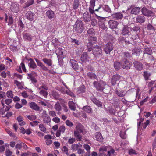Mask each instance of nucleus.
Wrapping results in <instances>:
<instances>
[{
	"label": "nucleus",
	"instance_id": "obj_44",
	"mask_svg": "<svg viewBox=\"0 0 156 156\" xmlns=\"http://www.w3.org/2000/svg\"><path fill=\"white\" fill-rule=\"evenodd\" d=\"M37 88L39 90H43V89H44L45 90H47L48 89L47 86L44 83H43L42 85L39 87H37Z\"/></svg>",
	"mask_w": 156,
	"mask_h": 156
},
{
	"label": "nucleus",
	"instance_id": "obj_31",
	"mask_svg": "<svg viewBox=\"0 0 156 156\" xmlns=\"http://www.w3.org/2000/svg\"><path fill=\"white\" fill-rule=\"evenodd\" d=\"M17 120L19 122V124L21 126L24 125L25 124V122L23 120V117L19 116L17 118Z\"/></svg>",
	"mask_w": 156,
	"mask_h": 156
},
{
	"label": "nucleus",
	"instance_id": "obj_27",
	"mask_svg": "<svg viewBox=\"0 0 156 156\" xmlns=\"http://www.w3.org/2000/svg\"><path fill=\"white\" fill-rule=\"evenodd\" d=\"M91 100L98 107H102V103L95 98H92Z\"/></svg>",
	"mask_w": 156,
	"mask_h": 156
},
{
	"label": "nucleus",
	"instance_id": "obj_34",
	"mask_svg": "<svg viewBox=\"0 0 156 156\" xmlns=\"http://www.w3.org/2000/svg\"><path fill=\"white\" fill-rule=\"evenodd\" d=\"M115 92L117 95L120 97H123L125 95L126 92L125 91L122 92L119 90L116 89L115 90Z\"/></svg>",
	"mask_w": 156,
	"mask_h": 156
},
{
	"label": "nucleus",
	"instance_id": "obj_47",
	"mask_svg": "<svg viewBox=\"0 0 156 156\" xmlns=\"http://www.w3.org/2000/svg\"><path fill=\"white\" fill-rule=\"evenodd\" d=\"M130 30L131 31H138L140 27L138 26H135L134 25H133V26H131L130 27Z\"/></svg>",
	"mask_w": 156,
	"mask_h": 156
},
{
	"label": "nucleus",
	"instance_id": "obj_23",
	"mask_svg": "<svg viewBox=\"0 0 156 156\" xmlns=\"http://www.w3.org/2000/svg\"><path fill=\"white\" fill-rule=\"evenodd\" d=\"M27 60L28 61H30V62L28 63V66L29 67L35 69L37 67L36 63L31 58L27 59Z\"/></svg>",
	"mask_w": 156,
	"mask_h": 156
},
{
	"label": "nucleus",
	"instance_id": "obj_51",
	"mask_svg": "<svg viewBox=\"0 0 156 156\" xmlns=\"http://www.w3.org/2000/svg\"><path fill=\"white\" fill-rule=\"evenodd\" d=\"M93 43L92 42H90L89 41V42L87 43V47L88 49V51L90 52L92 50V46L93 45Z\"/></svg>",
	"mask_w": 156,
	"mask_h": 156
},
{
	"label": "nucleus",
	"instance_id": "obj_36",
	"mask_svg": "<svg viewBox=\"0 0 156 156\" xmlns=\"http://www.w3.org/2000/svg\"><path fill=\"white\" fill-rule=\"evenodd\" d=\"M46 14L48 17L49 19H51L54 16V13L53 11L51 10H48L46 12Z\"/></svg>",
	"mask_w": 156,
	"mask_h": 156
},
{
	"label": "nucleus",
	"instance_id": "obj_13",
	"mask_svg": "<svg viewBox=\"0 0 156 156\" xmlns=\"http://www.w3.org/2000/svg\"><path fill=\"white\" fill-rule=\"evenodd\" d=\"M83 17L85 22H88L91 20V15L86 11L83 13Z\"/></svg>",
	"mask_w": 156,
	"mask_h": 156
},
{
	"label": "nucleus",
	"instance_id": "obj_30",
	"mask_svg": "<svg viewBox=\"0 0 156 156\" xmlns=\"http://www.w3.org/2000/svg\"><path fill=\"white\" fill-rule=\"evenodd\" d=\"M5 20L8 23L9 25H11L13 23V20L12 17L11 16H9L8 19V16L6 14H5Z\"/></svg>",
	"mask_w": 156,
	"mask_h": 156
},
{
	"label": "nucleus",
	"instance_id": "obj_48",
	"mask_svg": "<svg viewBox=\"0 0 156 156\" xmlns=\"http://www.w3.org/2000/svg\"><path fill=\"white\" fill-rule=\"evenodd\" d=\"M39 128L40 130L44 133H46V129L44 125L42 124L39 125Z\"/></svg>",
	"mask_w": 156,
	"mask_h": 156
},
{
	"label": "nucleus",
	"instance_id": "obj_57",
	"mask_svg": "<svg viewBox=\"0 0 156 156\" xmlns=\"http://www.w3.org/2000/svg\"><path fill=\"white\" fill-rule=\"evenodd\" d=\"M147 28L148 30L154 32V30L153 26L150 24H148L147 25Z\"/></svg>",
	"mask_w": 156,
	"mask_h": 156
},
{
	"label": "nucleus",
	"instance_id": "obj_26",
	"mask_svg": "<svg viewBox=\"0 0 156 156\" xmlns=\"http://www.w3.org/2000/svg\"><path fill=\"white\" fill-rule=\"evenodd\" d=\"M140 11V9L138 7H134L131 10V13L135 15L138 14Z\"/></svg>",
	"mask_w": 156,
	"mask_h": 156
},
{
	"label": "nucleus",
	"instance_id": "obj_46",
	"mask_svg": "<svg viewBox=\"0 0 156 156\" xmlns=\"http://www.w3.org/2000/svg\"><path fill=\"white\" fill-rule=\"evenodd\" d=\"M88 40L89 41L92 42L93 44L96 41L97 38L96 37H92V36H91L89 37Z\"/></svg>",
	"mask_w": 156,
	"mask_h": 156
},
{
	"label": "nucleus",
	"instance_id": "obj_6",
	"mask_svg": "<svg viewBox=\"0 0 156 156\" xmlns=\"http://www.w3.org/2000/svg\"><path fill=\"white\" fill-rule=\"evenodd\" d=\"M93 55L95 56L102 54V50L100 47L96 45L93 47L92 49Z\"/></svg>",
	"mask_w": 156,
	"mask_h": 156
},
{
	"label": "nucleus",
	"instance_id": "obj_42",
	"mask_svg": "<svg viewBox=\"0 0 156 156\" xmlns=\"http://www.w3.org/2000/svg\"><path fill=\"white\" fill-rule=\"evenodd\" d=\"M39 94L43 96L45 98H46L48 94V92L45 90H40Z\"/></svg>",
	"mask_w": 156,
	"mask_h": 156
},
{
	"label": "nucleus",
	"instance_id": "obj_39",
	"mask_svg": "<svg viewBox=\"0 0 156 156\" xmlns=\"http://www.w3.org/2000/svg\"><path fill=\"white\" fill-rule=\"evenodd\" d=\"M121 66V65L119 62H116L114 63V67L117 70L119 69Z\"/></svg>",
	"mask_w": 156,
	"mask_h": 156
},
{
	"label": "nucleus",
	"instance_id": "obj_20",
	"mask_svg": "<svg viewBox=\"0 0 156 156\" xmlns=\"http://www.w3.org/2000/svg\"><path fill=\"white\" fill-rule=\"evenodd\" d=\"M112 16L113 19L116 20L121 19L123 17L122 14L120 12L114 13Z\"/></svg>",
	"mask_w": 156,
	"mask_h": 156
},
{
	"label": "nucleus",
	"instance_id": "obj_28",
	"mask_svg": "<svg viewBox=\"0 0 156 156\" xmlns=\"http://www.w3.org/2000/svg\"><path fill=\"white\" fill-rule=\"evenodd\" d=\"M95 137L96 140L99 141H101L103 139L102 136L99 132H97L95 133Z\"/></svg>",
	"mask_w": 156,
	"mask_h": 156
},
{
	"label": "nucleus",
	"instance_id": "obj_58",
	"mask_svg": "<svg viewBox=\"0 0 156 156\" xmlns=\"http://www.w3.org/2000/svg\"><path fill=\"white\" fill-rule=\"evenodd\" d=\"M27 117L31 121L34 120L36 118V116L34 115H27Z\"/></svg>",
	"mask_w": 156,
	"mask_h": 156
},
{
	"label": "nucleus",
	"instance_id": "obj_17",
	"mask_svg": "<svg viewBox=\"0 0 156 156\" xmlns=\"http://www.w3.org/2000/svg\"><path fill=\"white\" fill-rule=\"evenodd\" d=\"M122 32L121 34L122 35H129V27L126 25H124L122 29L121 30Z\"/></svg>",
	"mask_w": 156,
	"mask_h": 156
},
{
	"label": "nucleus",
	"instance_id": "obj_50",
	"mask_svg": "<svg viewBox=\"0 0 156 156\" xmlns=\"http://www.w3.org/2000/svg\"><path fill=\"white\" fill-rule=\"evenodd\" d=\"M56 53L57 55H62L63 54L62 49L61 48H59L56 50Z\"/></svg>",
	"mask_w": 156,
	"mask_h": 156
},
{
	"label": "nucleus",
	"instance_id": "obj_61",
	"mask_svg": "<svg viewBox=\"0 0 156 156\" xmlns=\"http://www.w3.org/2000/svg\"><path fill=\"white\" fill-rule=\"evenodd\" d=\"M149 120H147L146 122L142 125V128L143 129H145L147 126L149 124Z\"/></svg>",
	"mask_w": 156,
	"mask_h": 156
},
{
	"label": "nucleus",
	"instance_id": "obj_3",
	"mask_svg": "<svg viewBox=\"0 0 156 156\" xmlns=\"http://www.w3.org/2000/svg\"><path fill=\"white\" fill-rule=\"evenodd\" d=\"M83 126L80 124H77L76 127V130L74 132V135L78 141L81 140L82 136L80 133L83 132Z\"/></svg>",
	"mask_w": 156,
	"mask_h": 156
},
{
	"label": "nucleus",
	"instance_id": "obj_60",
	"mask_svg": "<svg viewBox=\"0 0 156 156\" xmlns=\"http://www.w3.org/2000/svg\"><path fill=\"white\" fill-rule=\"evenodd\" d=\"M85 88L84 86H82L80 87H79V93H83L85 91Z\"/></svg>",
	"mask_w": 156,
	"mask_h": 156
},
{
	"label": "nucleus",
	"instance_id": "obj_16",
	"mask_svg": "<svg viewBox=\"0 0 156 156\" xmlns=\"http://www.w3.org/2000/svg\"><path fill=\"white\" fill-rule=\"evenodd\" d=\"M109 27L112 29L116 28L118 25V22L115 21L111 20L108 22Z\"/></svg>",
	"mask_w": 156,
	"mask_h": 156
},
{
	"label": "nucleus",
	"instance_id": "obj_64",
	"mask_svg": "<svg viewBox=\"0 0 156 156\" xmlns=\"http://www.w3.org/2000/svg\"><path fill=\"white\" fill-rule=\"evenodd\" d=\"M5 153L6 156H11L12 154V152L9 149H6Z\"/></svg>",
	"mask_w": 156,
	"mask_h": 156
},
{
	"label": "nucleus",
	"instance_id": "obj_2",
	"mask_svg": "<svg viewBox=\"0 0 156 156\" xmlns=\"http://www.w3.org/2000/svg\"><path fill=\"white\" fill-rule=\"evenodd\" d=\"M84 29V24L81 20H77L73 26V30L78 33H81Z\"/></svg>",
	"mask_w": 156,
	"mask_h": 156
},
{
	"label": "nucleus",
	"instance_id": "obj_62",
	"mask_svg": "<svg viewBox=\"0 0 156 156\" xmlns=\"http://www.w3.org/2000/svg\"><path fill=\"white\" fill-rule=\"evenodd\" d=\"M48 113L50 116L52 117H55L56 116V112L54 111H50Z\"/></svg>",
	"mask_w": 156,
	"mask_h": 156
},
{
	"label": "nucleus",
	"instance_id": "obj_41",
	"mask_svg": "<svg viewBox=\"0 0 156 156\" xmlns=\"http://www.w3.org/2000/svg\"><path fill=\"white\" fill-rule=\"evenodd\" d=\"M151 73L150 72L145 71L144 73L143 76L146 80H147L151 76Z\"/></svg>",
	"mask_w": 156,
	"mask_h": 156
},
{
	"label": "nucleus",
	"instance_id": "obj_40",
	"mask_svg": "<svg viewBox=\"0 0 156 156\" xmlns=\"http://www.w3.org/2000/svg\"><path fill=\"white\" fill-rule=\"evenodd\" d=\"M82 145L80 144H73L71 146L72 149L74 150H78L80 148V147Z\"/></svg>",
	"mask_w": 156,
	"mask_h": 156
},
{
	"label": "nucleus",
	"instance_id": "obj_35",
	"mask_svg": "<svg viewBox=\"0 0 156 156\" xmlns=\"http://www.w3.org/2000/svg\"><path fill=\"white\" fill-rule=\"evenodd\" d=\"M21 69L24 72H26V69L25 68V65L24 63L23 62H22L20 64L19 69H18V71L19 72H22V71Z\"/></svg>",
	"mask_w": 156,
	"mask_h": 156
},
{
	"label": "nucleus",
	"instance_id": "obj_29",
	"mask_svg": "<svg viewBox=\"0 0 156 156\" xmlns=\"http://www.w3.org/2000/svg\"><path fill=\"white\" fill-rule=\"evenodd\" d=\"M42 61L45 64L49 66H51L52 64V61L51 59L44 58L42 59Z\"/></svg>",
	"mask_w": 156,
	"mask_h": 156
},
{
	"label": "nucleus",
	"instance_id": "obj_25",
	"mask_svg": "<svg viewBox=\"0 0 156 156\" xmlns=\"http://www.w3.org/2000/svg\"><path fill=\"white\" fill-rule=\"evenodd\" d=\"M72 65V67L75 70H77L78 66L77 62L73 59H71L70 61Z\"/></svg>",
	"mask_w": 156,
	"mask_h": 156
},
{
	"label": "nucleus",
	"instance_id": "obj_55",
	"mask_svg": "<svg viewBox=\"0 0 156 156\" xmlns=\"http://www.w3.org/2000/svg\"><path fill=\"white\" fill-rule=\"evenodd\" d=\"M87 33L89 35V37H90V36H92L94 34V30L93 29H90L87 31Z\"/></svg>",
	"mask_w": 156,
	"mask_h": 156
},
{
	"label": "nucleus",
	"instance_id": "obj_38",
	"mask_svg": "<svg viewBox=\"0 0 156 156\" xmlns=\"http://www.w3.org/2000/svg\"><path fill=\"white\" fill-rule=\"evenodd\" d=\"M98 25L100 28L103 30L106 29L107 27L105 25L103 21L99 20L98 22Z\"/></svg>",
	"mask_w": 156,
	"mask_h": 156
},
{
	"label": "nucleus",
	"instance_id": "obj_7",
	"mask_svg": "<svg viewBox=\"0 0 156 156\" xmlns=\"http://www.w3.org/2000/svg\"><path fill=\"white\" fill-rule=\"evenodd\" d=\"M113 46L112 43H108L105 44L104 46V50L106 53L108 54L113 49Z\"/></svg>",
	"mask_w": 156,
	"mask_h": 156
},
{
	"label": "nucleus",
	"instance_id": "obj_19",
	"mask_svg": "<svg viewBox=\"0 0 156 156\" xmlns=\"http://www.w3.org/2000/svg\"><path fill=\"white\" fill-rule=\"evenodd\" d=\"M35 14L30 11L27 12L26 14V16L29 20L32 21L34 17Z\"/></svg>",
	"mask_w": 156,
	"mask_h": 156
},
{
	"label": "nucleus",
	"instance_id": "obj_37",
	"mask_svg": "<svg viewBox=\"0 0 156 156\" xmlns=\"http://www.w3.org/2000/svg\"><path fill=\"white\" fill-rule=\"evenodd\" d=\"M83 109L85 112L87 113H92V109L89 106H84L83 108Z\"/></svg>",
	"mask_w": 156,
	"mask_h": 156
},
{
	"label": "nucleus",
	"instance_id": "obj_53",
	"mask_svg": "<svg viewBox=\"0 0 156 156\" xmlns=\"http://www.w3.org/2000/svg\"><path fill=\"white\" fill-rule=\"evenodd\" d=\"M6 95L9 98H12L13 97V94L12 91H8L7 92Z\"/></svg>",
	"mask_w": 156,
	"mask_h": 156
},
{
	"label": "nucleus",
	"instance_id": "obj_54",
	"mask_svg": "<svg viewBox=\"0 0 156 156\" xmlns=\"http://www.w3.org/2000/svg\"><path fill=\"white\" fill-rule=\"evenodd\" d=\"M28 76L30 77V80L33 83H34L37 82L36 79L33 76L32 74H29Z\"/></svg>",
	"mask_w": 156,
	"mask_h": 156
},
{
	"label": "nucleus",
	"instance_id": "obj_56",
	"mask_svg": "<svg viewBox=\"0 0 156 156\" xmlns=\"http://www.w3.org/2000/svg\"><path fill=\"white\" fill-rule=\"evenodd\" d=\"M79 5V2L77 1H75L73 5V9H76Z\"/></svg>",
	"mask_w": 156,
	"mask_h": 156
},
{
	"label": "nucleus",
	"instance_id": "obj_21",
	"mask_svg": "<svg viewBox=\"0 0 156 156\" xmlns=\"http://www.w3.org/2000/svg\"><path fill=\"white\" fill-rule=\"evenodd\" d=\"M29 106L32 109L37 111L40 110V107L35 102H31L29 104Z\"/></svg>",
	"mask_w": 156,
	"mask_h": 156
},
{
	"label": "nucleus",
	"instance_id": "obj_14",
	"mask_svg": "<svg viewBox=\"0 0 156 156\" xmlns=\"http://www.w3.org/2000/svg\"><path fill=\"white\" fill-rule=\"evenodd\" d=\"M39 103L42 105V106H44L46 108H47L52 109L53 108L52 105L49 102H48L46 101L45 102L44 101H40L39 102Z\"/></svg>",
	"mask_w": 156,
	"mask_h": 156
},
{
	"label": "nucleus",
	"instance_id": "obj_43",
	"mask_svg": "<svg viewBox=\"0 0 156 156\" xmlns=\"http://www.w3.org/2000/svg\"><path fill=\"white\" fill-rule=\"evenodd\" d=\"M89 77L92 79H97V77L94 73L89 72L87 73Z\"/></svg>",
	"mask_w": 156,
	"mask_h": 156
},
{
	"label": "nucleus",
	"instance_id": "obj_52",
	"mask_svg": "<svg viewBox=\"0 0 156 156\" xmlns=\"http://www.w3.org/2000/svg\"><path fill=\"white\" fill-rule=\"evenodd\" d=\"M14 83L16 84L19 88H21V87H23V83L22 82H20L18 81L15 80L14 81Z\"/></svg>",
	"mask_w": 156,
	"mask_h": 156
},
{
	"label": "nucleus",
	"instance_id": "obj_32",
	"mask_svg": "<svg viewBox=\"0 0 156 156\" xmlns=\"http://www.w3.org/2000/svg\"><path fill=\"white\" fill-rule=\"evenodd\" d=\"M54 108L55 110L59 112L62 109V108L59 102H57L55 105Z\"/></svg>",
	"mask_w": 156,
	"mask_h": 156
},
{
	"label": "nucleus",
	"instance_id": "obj_15",
	"mask_svg": "<svg viewBox=\"0 0 156 156\" xmlns=\"http://www.w3.org/2000/svg\"><path fill=\"white\" fill-rule=\"evenodd\" d=\"M23 38L25 41H31L32 36L30 34L27 33H23Z\"/></svg>",
	"mask_w": 156,
	"mask_h": 156
},
{
	"label": "nucleus",
	"instance_id": "obj_63",
	"mask_svg": "<svg viewBox=\"0 0 156 156\" xmlns=\"http://www.w3.org/2000/svg\"><path fill=\"white\" fill-rule=\"evenodd\" d=\"M65 123L68 126L70 127L72 126H73V124L72 122L70 121L69 120H66Z\"/></svg>",
	"mask_w": 156,
	"mask_h": 156
},
{
	"label": "nucleus",
	"instance_id": "obj_59",
	"mask_svg": "<svg viewBox=\"0 0 156 156\" xmlns=\"http://www.w3.org/2000/svg\"><path fill=\"white\" fill-rule=\"evenodd\" d=\"M129 154L131 155H136L137 154L136 151L133 149H130L129 150Z\"/></svg>",
	"mask_w": 156,
	"mask_h": 156
},
{
	"label": "nucleus",
	"instance_id": "obj_9",
	"mask_svg": "<svg viewBox=\"0 0 156 156\" xmlns=\"http://www.w3.org/2000/svg\"><path fill=\"white\" fill-rule=\"evenodd\" d=\"M101 8L103 9L104 11L107 12H111L110 9L108 5H105L103 6L101 5H99V7L98 8V9H96L95 10V11L97 12H101V11L100 10Z\"/></svg>",
	"mask_w": 156,
	"mask_h": 156
},
{
	"label": "nucleus",
	"instance_id": "obj_18",
	"mask_svg": "<svg viewBox=\"0 0 156 156\" xmlns=\"http://www.w3.org/2000/svg\"><path fill=\"white\" fill-rule=\"evenodd\" d=\"M134 66L135 68L139 70H142L143 69V64L137 61H135L133 62Z\"/></svg>",
	"mask_w": 156,
	"mask_h": 156
},
{
	"label": "nucleus",
	"instance_id": "obj_49",
	"mask_svg": "<svg viewBox=\"0 0 156 156\" xmlns=\"http://www.w3.org/2000/svg\"><path fill=\"white\" fill-rule=\"evenodd\" d=\"M34 0H30L27 2L25 3L26 6L25 7V8H26L30 6L34 3Z\"/></svg>",
	"mask_w": 156,
	"mask_h": 156
},
{
	"label": "nucleus",
	"instance_id": "obj_4",
	"mask_svg": "<svg viewBox=\"0 0 156 156\" xmlns=\"http://www.w3.org/2000/svg\"><path fill=\"white\" fill-rule=\"evenodd\" d=\"M93 84L94 87L98 90L102 91L104 88L106 83L102 80H100L99 82L94 81L93 83Z\"/></svg>",
	"mask_w": 156,
	"mask_h": 156
},
{
	"label": "nucleus",
	"instance_id": "obj_10",
	"mask_svg": "<svg viewBox=\"0 0 156 156\" xmlns=\"http://www.w3.org/2000/svg\"><path fill=\"white\" fill-rule=\"evenodd\" d=\"M120 76L118 74L114 75L111 78V83L112 85H115L117 81H119L120 79Z\"/></svg>",
	"mask_w": 156,
	"mask_h": 156
},
{
	"label": "nucleus",
	"instance_id": "obj_22",
	"mask_svg": "<svg viewBox=\"0 0 156 156\" xmlns=\"http://www.w3.org/2000/svg\"><path fill=\"white\" fill-rule=\"evenodd\" d=\"M145 21V18L144 16H138L136 18V22L137 23H144Z\"/></svg>",
	"mask_w": 156,
	"mask_h": 156
},
{
	"label": "nucleus",
	"instance_id": "obj_12",
	"mask_svg": "<svg viewBox=\"0 0 156 156\" xmlns=\"http://www.w3.org/2000/svg\"><path fill=\"white\" fill-rule=\"evenodd\" d=\"M90 58L88 56L87 53L83 52L81 55L80 59L83 62L89 61Z\"/></svg>",
	"mask_w": 156,
	"mask_h": 156
},
{
	"label": "nucleus",
	"instance_id": "obj_24",
	"mask_svg": "<svg viewBox=\"0 0 156 156\" xmlns=\"http://www.w3.org/2000/svg\"><path fill=\"white\" fill-rule=\"evenodd\" d=\"M19 6L16 4H13L11 7V9L12 11L15 13H17L19 10Z\"/></svg>",
	"mask_w": 156,
	"mask_h": 156
},
{
	"label": "nucleus",
	"instance_id": "obj_11",
	"mask_svg": "<svg viewBox=\"0 0 156 156\" xmlns=\"http://www.w3.org/2000/svg\"><path fill=\"white\" fill-rule=\"evenodd\" d=\"M95 0H91L90 2V5L89 8V10L91 14H93L94 11H95L93 9L95 6Z\"/></svg>",
	"mask_w": 156,
	"mask_h": 156
},
{
	"label": "nucleus",
	"instance_id": "obj_1",
	"mask_svg": "<svg viewBox=\"0 0 156 156\" xmlns=\"http://www.w3.org/2000/svg\"><path fill=\"white\" fill-rule=\"evenodd\" d=\"M122 56L124 58L121 60L122 68L126 69H129L132 66L131 62L126 60L127 58H129L130 56V54L128 52H124L122 54Z\"/></svg>",
	"mask_w": 156,
	"mask_h": 156
},
{
	"label": "nucleus",
	"instance_id": "obj_8",
	"mask_svg": "<svg viewBox=\"0 0 156 156\" xmlns=\"http://www.w3.org/2000/svg\"><path fill=\"white\" fill-rule=\"evenodd\" d=\"M142 14L146 16H154V15L151 10H149L145 8H143L141 9Z\"/></svg>",
	"mask_w": 156,
	"mask_h": 156
},
{
	"label": "nucleus",
	"instance_id": "obj_5",
	"mask_svg": "<svg viewBox=\"0 0 156 156\" xmlns=\"http://www.w3.org/2000/svg\"><path fill=\"white\" fill-rule=\"evenodd\" d=\"M41 117L43 119V121L44 123L48 124L49 123L51 119L47 113V112L45 110H43L41 114Z\"/></svg>",
	"mask_w": 156,
	"mask_h": 156
},
{
	"label": "nucleus",
	"instance_id": "obj_33",
	"mask_svg": "<svg viewBox=\"0 0 156 156\" xmlns=\"http://www.w3.org/2000/svg\"><path fill=\"white\" fill-rule=\"evenodd\" d=\"M68 105L69 108L72 110L75 111L76 109L75 104L73 101H70L68 103Z\"/></svg>",
	"mask_w": 156,
	"mask_h": 156
},
{
	"label": "nucleus",
	"instance_id": "obj_45",
	"mask_svg": "<svg viewBox=\"0 0 156 156\" xmlns=\"http://www.w3.org/2000/svg\"><path fill=\"white\" fill-rule=\"evenodd\" d=\"M152 52V51L151 49L149 48H145L144 51V53H146L149 55L151 54Z\"/></svg>",
	"mask_w": 156,
	"mask_h": 156
}]
</instances>
